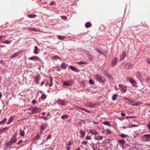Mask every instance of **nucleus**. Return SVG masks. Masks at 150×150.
Returning <instances> with one entry per match:
<instances>
[{"instance_id":"1","label":"nucleus","mask_w":150,"mask_h":150,"mask_svg":"<svg viewBox=\"0 0 150 150\" xmlns=\"http://www.w3.org/2000/svg\"><path fill=\"white\" fill-rule=\"evenodd\" d=\"M94 77L96 81L100 83H103L104 82V80L101 76L97 74H95L94 75Z\"/></svg>"},{"instance_id":"2","label":"nucleus","mask_w":150,"mask_h":150,"mask_svg":"<svg viewBox=\"0 0 150 150\" xmlns=\"http://www.w3.org/2000/svg\"><path fill=\"white\" fill-rule=\"evenodd\" d=\"M122 64L124 65L127 67V69H130L131 67L134 65V64L128 62H124Z\"/></svg>"},{"instance_id":"3","label":"nucleus","mask_w":150,"mask_h":150,"mask_svg":"<svg viewBox=\"0 0 150 150\" xmlns=\"http://www.w3.org/2000/svg\"><path fill=\"white\" fill-rule=\"evenodd\" d=\"M40 110V108H37L35 107H34L33 108V109L32 111L29 113V114L30 115H32L33 113H37L38 112H39L40 111H39Z\"/></svg>"},{"instance_id":"4","label":"nucleus","mask_w":150,"mask_h":150,"mask_svg":"<svg viewBox=\"0 0 150 150\" xmlns=\"http://www.w3.org/2000/svg\"><path fill=\"white\" fill-rule=\"evenodd\" d=\"M73 83V81L72 80H71L64 82L63 83V85L65 86H70Z\"/></svg>"},{"instance_id":"5","label":"nucleus","mask_w":150,"mask_h":150,"mask_svg":"<svg viewBox=\"0 0 150 150\" xmlns=\"http://www.w3.org/2000/svg\"><path fill=\"white\" fill-rule=\"evenodd\" d=\"M23 52L22 51H19L14 53V54L11 55V57L12 58H14L18 56L19 55L23 53Z\"/></svg>"},{"instance_id":"6","label":"nucleus","mask_w":150,"mask_h":150,"mask_svg":"<svg viewBox=\"0 0 150 150\" xmlns=\"http://www.w3.org/2000/svg\"><path fill=\"white\" fill-rule=\"evenodd\" d=\"M118 62V58L116 57L115 59L112 61L111 62V65L112 67H113L115 66L116 65Z\"/></svg>"},{"instance_id":"7","label":"nucleus","mask_w":150,"mask_h":150,"mask_svg":"<svg viewBox=\"0 0 150 150\" xmlns=\"http://www.w3.org/2000/svg\"><path fill=\"white\" fill-rule=\"evenodd\" d=\"M119 86L120 88H121V89L124 93L126 92L127 89V87L126 86L120 84L119 85Z\"/></svg>"},{"instance_id":"8","label":"nucleus","mask_w":150,"mask_h":150,"mask_svg":"<svg viewBox=\"0 0 150 150\" xmlns=\"http://www.w3.org/2000/svg\"><path fill=\"white\" fill-rule=\"evenodd\" d=\"M28 59L29 60H33L34 61H35L36 60H40V58L37 56H33L30 57H29Z\"/></svg>"},{"instance_id":"9","label":"nucleus","mask_w":150,"mask_h":150,"mask_svg":"<svg viewBox=\"0 0 150 150\" xmlns=\"http://www.w3.org/2000/svg\"><path fill=\"white\" fill-rule=\"evenodd\" d=\"M57 103L61 105L62 106H64L66 104V102L63 100L60 99H58L57 100Z\"/></svg>"},{"instance_id":"10","label":"nucleus","mask_w":150,"mask_h":150,"mask_svg":"<svg viewBox=\"0 0 150 150\" xmlns=\"http://www.w3.org/2000/svg\"><path fill=\"white\" fill-rule=\"evenodd\" d=\"M129 82L131 83L132 86L134 87L137 86V83L136 82L132 79H129Z\"/></svg>"},{"instance_id":"11","label":"nucleus","mask_w":150,"mask_h":150,"mask_svg":"<svg viewBox=\"0 0 150 150\" xmlns=\"http://www.w3.org/2000/svg\"><path fill=\"white\" fill-rule=\"evenodd\" d=\"M69 67L72 70L76 72H79V70L76 67H74L72 66H69Z\"/></svg>"},{"instance_id":"12","label":"nucleus","mask_w":150,"mask_h":150,"mask_svg":"<svg viewBox=\"0 0 150 150\" xmlns=\"http://www.w3.org/2000/svg\"><path fill=\"white\" fill-rule=\"evenodd\" d=\"M135 75L137 78L138 79H140L141 78L142 75L139 72H137L135 73Z\"/></svg>"},{"instance_id":"13","label":"nucleus","mask_w":150,"mask_h":150,"mask_svg":"<svg viewBox=\"0 0 150 150\" xmlns=\"http://www.w3.org/2000/svg\"><path fill=\"white\" fill-rule=\"evenodd\" d=\"M125 52H123L121 55L120 56V60L121 61L123 60L125 58Z\"/></svg>"},{"instance_id":"14","label":"nucleus","mask_w":150,"mask_h":150,"mask_svg":"<svg viewBox=\"0 0 150 150\" xmlns=\"http://www.w3.org/2000/svg\"><path fill=\"white\" fill-rule=\"evenodd\" d=\"M17 141V139L16 137H13H13L10 140V142L11 144H13L16 143Z\"/></svg>"},{"instance_id":"15","label":"nucleus","mask_w":150,"mask_h":150,"mask_svg":"<svg viewBox=\"0 0 150 150\" xmlns=\"http://www.w3.org/2000/svg\"><path fill=\"white\" fill-rule=\"evenodd\" d=\"M67 65V64H66L65 62H63L62 63L60 66L62 68L65 70L66 69Z\"/></svg>"},{"instance_id":"16","label":"nucleus","mask_w":150,"mask_h":150,"mask_svg":"<svg viewBox=\"0 0 150 150\" xmlns=\"http://www.w3.org/2000/svg\"><path fill=\"white\" fill-rule=\"evenodd\" d=\"M40 75H37L35 78V80L36 81V83L38 84H39V81H40Z\"/></svg>"},{"instance_id":"17","label":"nucleus","mask_w":150,"mask_h":150,"mask_svg":"<svg viewBox=\"0 0 150 150\" xmlns=\"http://www.w3.org/2000/svg\"><path fill=\"white\" fill-rule=\"evenodd\" d=\"M38 48L37 46H35V47L34 50L33 51V53L35 54H38Z\"/></svg>"},{"instance_id":"18","label":"nucleus","mask_w":150,"mask_h":150,"mask_svg":"<svg viewBox=\"0 0 150 150\" xmlns=\"http://www.w3.org/2000/svg\"><path fill=\"white\" fill-rule=\"evenodd\" d=\"M118 143L122 146H123L125 144V142L123 140L121 139L118 141Z\"/></svg>"},{"instance_id":"19","label":"nucleus","mask_w":150,"mask_h":150,"mask_svg":"<svg viewBox=\"0 0 150 150\" xmlns=\"http://www.w3.org/2000/svg\"><path fill=\"white\" fill-rule=\"evenodd\" d=\"M14 117L13 116H12L9 118L8 121L7 122V124L8 125L14 119Z\"/></svg>"},{"instance_id":"20","label":"nucleus","mask_w":150,"mask_h":150,"mask_svg":"<svg viewBox=\"0 0 150 150\" xmlns=\"http://www.w3.org/2000/svg\"><path fill=\"white\" fill-rule=\"evenodd\" d=\"M85 26L86 28H88L91 26V24L90 22H88L85 24Z\"/></svg>"},{"instance_id":"21","label":"nucleus","mask_w":150,"mask_h":150,"mask_svg":"<svg viewBox=\"0 0 150 150\" xmlns=\"http://www.w3.org/2000/svg\"><path fill=\"white\" fill-rule=\"evenodd\" d=\"M77 64H88V62L85 61H80L77 62Z\"/></svg>"},{"instance_id":"22","label":"nucleus","mask_w":150,"mask_h":150,"mask_svg":"<svg viewBox=\"0 0 150 150\" xmlns=\"http://www.w3.org/2000/svg\"><path fill=\"white\" fill-rule=\"evenodd\" d=\"M40 135H39V133H38L35 136L34 138H33V140H36L38 139L40 137Z\"/></svg>"},{"instance_id":"23","label":"nucleus","mask_w":150,"mask_h":150,"mask_svg":"<svg viewBox=\"0 0 150 150\" xmlns=\"http://www.w3.org/2000/svg\"><path fill=\"white\" fill-rule=\"evenodd\" d=\"M46 125H45L44 124H42V125H41V127H40L41 130H44L45 129H46Z\"/></svg>"},{"instance_id":"24","label":"nucleus","mask_w":150,"mask_h":150,"mask_svg":"<svg viewBox=\"0 0 150 150\" xmlns=\"http://www.w3.org/2000/svg\"><path fill=\"white\" fill-rule=\"evenodd\" d=\"M68 115H62L61 118L62 120H65L66 119H67L69 117Z\"/></svg>"},{"instance_id":"25","label":"nucleus","mask_w":150,"mask_h":150,"mask_svg":"<svg viewBox=\"0 0 150 150\" xmlns=\"http://www.w3.org/2000/svg\"><path fill=\"white\" fill-rule=\"evenodd\" d=\"M7 119L6 118H5L4 120H3L2 121L0 122V124L3 125L5 124L6 122L7 121Z\"/></svg>"},{"instance_id":"26","label":"nucleus","mask_w":150,"mask_h":150,"mask_svg":"<svg viewBox=\"0 0 150 150\" xmlns=\"http://www.w3.org/2000/svg\"><path fill=\"white\" fill-rule=\"evenodd\" d=\"M117 94H114L112 96V99L113 100L115 101L116 100V98L117 97Z\"/></svg>"},{"instance_id":"27","label":"nucleus","mask_w":150,"mask_h":150,"mask_svg":"<svg viewBox=\"0 0 150 150\" xmlns=\"http://www.w3.org/2000/svg\"><path fill=\"white\" fill-rule=\"evenodd\" d=\"M11 42V41L10 40H6L5 41H1V42L7 44H10Z\"/></svg>"},{"instance_id":"28","label":"nucleus","mask_w":150,"mask_h":150,"mask_svg":"<svg viewBox=\"0 0 150 150\" xmlns=\"http://www.w3.org/2000/svg\"><path fill=\"white\" fill-rule=\"evenodd\" d=\"M47 97V96L44 94V93H42L41 96V99L42 100H45Z\"/></svg>"},{"instance_id":"29","label":"nucleus","mask_w":150,"mask_h":150,"mask_svg":"<svg viewBox=\"0 0 150 150\" xmlns=\"http://www.w3.org/2000/svg\"><path fill=\"white\" fill-rule=\"evenodd\" d=\"M78 109L79 110H84L86 112L88 113H90V111L87 110L85 109V108H82L81 107H79V108H78Z\"/></svg>"},{"instance_id":"30","label":"nucleus","mask_w":150,"mask_h":150,"mask_svg":"<svg viewBox=\"0 0 150 150\" xmlns=\"http://www.w3.org/2000/svg\"><path fill=\"white\" fill-rule=\"evenodd\" d=\"M103 124L105 125H108L109 127L111 126V125L110 124V123L109 122H108V121H106L104 122H103Z\"/></svg>"},{"instance_id":"31","label":"nucleus","mask_w":150,"mask_h":150,"mask_svg":"<svg viewBox=\"0 0 150 150\" xmlns=\"http://www.w3.org/2000/svg\"><path fill=\"white\" fill-rule=\"evenodd\" d=\"M103 137L102 136H97L96 137H95V139L98 140H101L103 139Z\"/></svg>"},{"instance_id":"32","label":"nucleus","mask_w":150,"mask_h":150,"mask_svg":"<svg viewBox=\"0 0 150 150\" xmlns=\"http://www.w3.org/2000/svg\"><path fill=\"white\" fill-rule=\"evenodd\" d=\"M58 38L60 40H63L66 38L64 36H62L61 35L57 36Z\"/></svg>"},{"instance_id":"33","label":"nucleus","mask_w":150,"mask_h":150,"mask_svg":"<svg viewBox=\"0 0 150 150\" xmlns=\"http://www.w3.org/2000/svg\"><path fill=\"white\" fill-rule=\"evenodd\" d=\"M85 131L81 130L80 131V134L81 137L85 135Z\"/></svg>"},{"instance_id":"34","label":"nucleus","mask_w":150,"mask_h":150,"mask_svg":"<svg viewBox=\"0 0 150 150\" xmlns=\"http://www.w3.org/2000/svg\"><path fill=\"white\" fill-rule=\"evenodd\" d=\"M28 17L29 18H34L36 17L37 16L35 14H29L28 16Z\"/></svg>"},{"instance_id":"35","label":"nucleus","mask_w":150,"mask_h":150,"mask_svg":"<svg viewBox=\"0 0 150 150\" xmlns=\"http://www.w3.org/2000/svg\"><path fill=\"white\" fill-rule=\"evenodd\" d=\"M90 132L91 134H94L95 135H96L98 134L97 132L94 130L91 131Z\"/></svg>"},{"instance_id":"36","label":"nucleus","mask_w":150,"mask_h":150,"mask_svg":"<svg viewBox=\"0 0 150 150\" xmlns=\"http://www.w3.org/2000/svg\"><path fill=\"white\" fill-rule=\"evenodd\" d=\"M95 105L91 103L89 104L88 106L90 108H94Z\"/></svg>"},{"instance_id":"37","label":"nucleus","mask_w":150,"mask_h":150,"mask_svg":"<svg viewBox=\"0 0 150 150\" xmlns=\"http://www.w3.org/2000/svg\"><path fill=\"white\" fill-rule=\"evenodd\" d=\"M20 135L22 137H24L25 135L24 132L22 130H20Z\"/></svg>"},{"instance_id":"38","label":"nucleus","mask_w":150,"mask_h":150,"mask_svg":"<svg viewBox=\"0 0 150 150\" xmlns=\"http://www.w3.org/2000/svg\"><path fill=\"white\" fill-rule=\"evenodd\" d=\"M88 57L90 60H92L93 59V56L91 54H88Z\"/></svg>"},{"instance_id":"39","label":"nucleus","mask_w":150,"mask_h":150,"mask_svg":"<svg viewBox=\"0 0 150 150\" xmlns=\"http://www.w3.org/2000/svg\"><path fill=\"white\" fill-rule=\"evenodd\" d=\"M111 131L109 129H108L106 130V134H109L111 133Z\"/></svg>"},{"instance_id":"40","label":"nucleus","mask_w":150,"mask_h":150,"mask_svg":"<svg viewBox=\"0 0 150 150\" xmlns=\"http://www.w3.org/2000/svg\"><path fill=\"white\" fill-rule=\"evenodd\" d=\"M89 82L90 84H93L94 83V81L91 79H90L89 81Z\"/></svg>"},{"instance_id":"41","label":"nucleus","mask_w":150,"mask_h":150,"mask_svg":"<svg viewBox=\"0 0 150 150\" xmlns=\"http://www.w3.org/2000/svg\"><path fill=\"white\" fill-rule=\"evenodd\" d=\"M94 50L97 51V52H98L99 53L101 51V50L99 49L98 48V47H95L94 48Z\"/></svg>"},{"instance_id":"42","label":"nucleus","mask_w":150,"mask_h":150,"mask_svg":"<svg viewBox=\"0 0 150 150\" xmlns=\"http://www.w3.org/2000/svg\"><path fill=\"white\" fill-rule=\"evenodd\" d=\"M53 59H55V60L57 59H60V57L58 56H54L53 57Z\"/></svg>"},{"instance_id":"43","label":"nucleus","mask_w":150,"mask_h":150,"mask_svg":"<svg viewBox=\"0 0 150 150\" xmlns=\"http://www.w3.org/2000/svg\"><path fill=\"white\" fill-rule=\"evenodd\" d=\"M122 138H124L126 137V135L124 134H121L120 136Z\"/></svg>"},{"instance_id":"44","label":"nucleus","mask_w":150,"mask_h":150,"mask_svg":"<svg viewBox=\"0 0 150 150\" xmlns=\"http://www.w3.org/2000/svg\"><path fill=\"white\" fill-rule=\"evenodd\" d=\"M52 136L51 135H49L47 137V139L46 141H47V140H48L49 139H50V138Z\"/></svg>"},{"instance_id":"45","label":"nucleus","mask_w":150,"mask_h":150,"mask_svg":"<svg viewBox=\"0 0 150 150\" xmlns=\"http://www.w3.org/2000/svg\"><path fill=\"white\" fill-rule=\"evenodd\" d=\"M88 143V142L86 141L85 142H83L81 143L82 144H83L84 145H86Z\"/></svg>"},{"instance_id":"46","label":"nucleus","mask_w":150,"mask_h":150,"mask_svg":"<svg viewBox=\"0 0 150 150\" xmlns=\"http://www.w3.org/2000/svg\"><path fill=\"white\" fill-rule=\"evenodd\" d=\"M23 142V141L21 140H20L18 142L17 144H16V145H18L20 144H21V143H22Z\"/></svg>"},{"instance_id":"47","label":"nucleus","mask_w":150,"mask_h":150,"mask_svg":"<svg viewBox=\"0 0 150 150\" xmlns=\"http://www.w3.org/2000/svg\"><path fill=\"white\" fill-rule=\"evenodd\" d=\"M41 118L45 120H47L48 119H49L50 118H47V117H45L44 116L42 117H41Z\"/></svg>"},{"instance_id":"48","label":"nucleus","mask_w":150,"mask_h":150,"mask_svg":"<svg viewBox=\"0 0 150 150\" xmlns=\"http://www.w3.org/2000/svg\"><path fill=\"white\" fill-rule=\"evenodd\" d=\"M62 18L64 20H65L67 18V17L65 16H61Z\"/></svg>"},{"instance_id":"49","label":"nucleus","mask_w":150,"mask_h":150,"mask_svg":"<svg viewBox=\"0 0 150 150\" xmlns=\"http://www.w3.org/2000/svg\"><path fill=\"white\" fill-rule=\"evenodd\" d=\"M86 139L87 140H89V139H91V137L90 136H87L86 137Z\"/></svg>"},{"instance_id":"50","label":"nucleus","mask_w":150,"mask_h":150,"mask_svg":"<svg viewBox=\"0 0 150 150\" xmlns=\"http://www.w3.org/2000/svg\"><path fill=\"white\" fill-rule=\"evenodd\" d=\"M99 54L103 55H105V53L104 52H103L101 51L100 52Z\"/></svg>"},{"instance_id":"51","label":"nucleus","mask_w":150,"mask_h":150,"mask_svg":"<svg viewBox=\"0 0 150 150\" xmlns=\"http://www.w3.org/2000/svg\"><path fill=\"white\" fill-rule=\"evenodd\" d=\"M17 133H17V131H16V132H15L14 134H13V137H16V135H17Z\"/></svg>"},{"instance_id":"52","label":"nucleus","mask_w":150,"mask_h":150,"mask_svg":"<svg viewBox=\"0 0 150 150\" xmlns=\"http://www.w3.org/2000/svg\"><path fill=\"white\" fill-rule=\"evenodd\" d=\"M55 2L54 1H52L51 2L50 4V5L51 6H52L54 5L55 4Z\"/></svg>"},{"instance_id":"53","label":"nucleus","mask_w":150,"mask_h":150,"mask_svg":"<svg viewBox=\"0 0 150 150\" xmlns=\"http://www.w3.org/2000/svg\"><path fill=\"white\" fill-rule=\"evenodd\" d=\"M138 126V125H136L135 124H132L131 126V127H137Z\"/></svg>"},{"instance_id":"54","label":"nucleus","mask_w":150,"mask_h":150,"mask_svg":"<svg viewBox=\"0 0 150 150\" xmlns=\"http://www.w3.org/2000/svg\"><path fill=\"white\" fill-rule=\"evenodd\" d=\"M34 107H30V108H29L28 109V110H33V108H34Z\"/></svg>"},{"instance_id":"55","label":"nucleus","mask_w":150,"mask_h":150,"mask_svg":"<svg viewBox=\"0 0 150 150\" xmlns=\"http://www.w3.org/2000/svg\"><path fill=\"white\" fill-rule=\"evenodd\" d=\"M146 80L147 81H148L150 80V78H149V77H147L146 78Z\"/></svg>"},{"instance_id":"56","label":"nucleus","mask_w":150,"mask_h":150,"mask_svg":"<svg viewBox=\"0 0 150 150\" xmlns=\"http://www.w3.org/2000/svg\"><path fill=\"white\" fill-rule=\"evenodd\" d=\"M106 76L107 77L109 78H110L111 77L110 75L109 74H106Z\"/></svg>"},{"instance_id":"57","label":"nucleus","mask_w":150,"mask_h":150,"mask_svg":"<svg viewBox=\"0 0 150 150\" xmlns=\"http://www.w3.org/2000/svg\"><path fill=\"white\" fill-rule=\"evenodd\" d=\"M37 103V101H35V100H33V101H32V103L33 104H35V103Z\"/></svg>"},{"instance_id":"58","label":"nucleus","mask_w":150,"mask_h":150,"mask_svg":"<svg viewBox=\"0 0 150 150\" xmlns=\"http://www.w3.org/2000/svg\"><path fill=\"white\" fill-rule=\"evenodd\" d=\"M146 62L147 63H148L150 64V59H146Z\"/></svg>"},{"instance_id":"59","label":"nucleus","mask_w":150,"mask_h":150,"mask_svg":"<svg viewBox=\"0 0 150 150\" xmlns=\"http://www.w3.org/2000/svg\"><path fill=\"white\" fill-rule=\"evenodd\" d=\"M71 145V142L70 141H69L67 144L68 146H70Z\"/></svg>"},{"instance_id":"60","label":"nucleus","mask_w":150,"mask_h":150,"mask_svg":"<svg viewBox=\"0 0 150 150\" xmlns=\"http://www.w3.org/2000/svg\"><path fill=\"white\" fill-rule=\"evenodd\" d=\"M11 146V144L9 143H7L6 144L7 147H8L10 146Z\"/></svg>"},{"instance_id":"61","label":"nucleus","mask_w":150,"mask_h":150,"mask_svg":"<svg viewBox=\"0 0 150 150\" xmlns=\"http://www.w3.org/2000/svg\"><path fill=\"white\" fill-rule=\"evenodd\" d=\"M121 115L122 116H125L126 115L125 113H121Z\"/></svg>"},{"instance_id":"62","label":"nucleus","mask_w":150,"mask_h":150,"mask_svg":"<svg viewBox=\"0 0 150 150\" xmlns=\"http://www.w3.org/2000/svg\"><path fill=\"white\" fill-rule=\"evenodd\" d=\"M125 99L128 101H130L131 100L130 99L127 98H125Z\"/></svg>"},{"instance_id":"63","label":"nucleus","mask_w":150,"mask_h":150,"mask_svg":"<svg viewBox=\"0 0 150 150\" xmlns=\"http://www.w3.org/2000/svg\"><path fill=\"white\" fill-rule=\"evenodd\" d=\"M147 127L149 128L150 130V123L149 124L147 125Z\"/></svg>"},{"instance_id":"64","label":"nucleus","mask_w":150,"mask_h":150,"mask_svg":"<svg viewBox=\"0 0 150 150\" xmlns=\"http://www.w3.org/2000/svg\"><path fill=\"white\" fill-rule=\"evenodd\" d=\"M144 137H146V136L150 137V134H144Z\"/></svg>"}]
</instances>
